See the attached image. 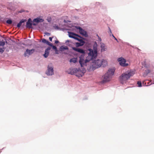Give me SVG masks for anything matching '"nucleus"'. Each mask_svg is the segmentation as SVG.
Instances as JSON below:
<instances>
[{
    "label": "nucleus",
    "instance_id": "obj_1",
    "mask_svg": "<svg viewBox=\"0 0 154 154\" xmlns=\"http://www.w3.org/2000/svg\"><path fill=\"white\" fill-rule=\"evenodd\" d=\"M134 74V72L132 69L123 72L119 77V80L120 82L122 84L126 83L127 81Z\"/></svg>",
    "mask_w": 154,
    "mask_h": 154
},
{
    "label": "nucleus",
    "instance_id": "obj_2",
    "mask_svg": "<svg viewBox=\"0 0 154 154\" xmlns=\"http://www.w3.org/2000/svg\"><path fill=\"white\" fill-rule=\"evenodd\" d=\"M114 69H109L108 71L102 77L103 82L109 81L112 76L114 75L115 72Z\"/></svg>",
    "mask_w": 154,
    "mask_h": 154
},
{
    "label": "nucleus",
    "instance_id": "obj_3",
    "mask_svg": "<svg viewBox=\"0 0 154 154\" xmlns=\"http://www.w3.org/2000/svg\"><path fill=\"white\" fill-rule=\"evenodd\" d=\"M88 51L89 52L88 53V55L86 58V61H87V62L95 58L97 55V50L94 49L93 50L90 48L88 49Z\"/></svg>",
    "mask_w": 154,
    "mask_h": 154
},
{
    "label": "nucleus",
    "instance_id": "obj_4",
    "mask_svg": "<svg viewBox=\"0 0 154 154\" xmlns=\"http://www.w3.org/2000/svg\"><path fill=\"white\" fill-rule=\"evenodd\" d=\"M101 62L100 60H97L92 62L91 64L92 69H95L100 67L102 65Z\"/></svg>",
    "mask_w": 154,
    "mask_h": 154
},
{
    "label": "nucleus",
    "instance_id": "obj_5",
    "mask_svg": "<svg viewBox=\"0 0 154 154\" xmlns=\"http://www.w3.org/2000/svg\"><path fill=\"white\" fill-rule=\"evenodd\" d=\"M85 55L84 54H82L80 55L79 57V62L81 67L86 66V63H87V61H86V59H85Z\"/></svg>",
    "mask_w": 154,
    "mask_h": 154
},
{
    "label": "nucleus",
    "instance_id": "obj_6",
    "mask_svg": "<svg viewBox=\"0 0 154 154\" xmlns=\"http://www.w3.org/2000/svg\"><path fill=\"white\" fill-rule=\"evenodd\" d=\"M46 74L48 75H52L54 74L53 67L51 63L49 64L48 66V70L46 72Z\"/></svg>",
    "mask_w": 154,
    "mask_h": 154
},
{
    "label": "nucleus",
    "instance_id": "obj_7",
    "mask_svg": "<svg viewBox=\"0 0 154 154\" xmlns=\"http://www.w3.org/2000/svg\"><path fill=\"white\" fill-rule=\"evenodd\" d=\"M118 61L119 62V64L122 66L125 67L128 65V64L126 63V60L122 57H121L118 59Z\"/></svg>",
    "mask_w": 154,
    "mask_h": 154
},
{
    "label": "nucleus",
    "instance_id": "obj_8",
    "mask_svg": "<svg viewBox=\"0 0 154 154\" xmlns=\"http://www.w3.org/2000/svg\"><path fill=\"white\" fill-rule=\"evenodd\" d=\"M68 35L69 37L71 38H73L75 39H77V37H79L81 38H82V37H81L79 35L75 34L73 32H68Z\"/></svg>",
    "mask_w": 154,
    "mask_h": 154
},
{
    "label": "nucleus",
    "instance_id": "obj_9",
    "mask_svg": "<svg viewBox=\"0 0 154 154\" xmlns=\"http://www.w3.org/2000/svg\"><path fill=\"white\" fill-rule=\"evenodd\" d=\"M34 51L35 50L34 49L31 50L27 49L24 53V55L25 57H26L27 55V54H28L29 55H30L33 53Z\"/></svg>",
    "mask_w": 154,
    "mask_h": 154
},
{
    "label": "nucleus",
    "instance_id": "obj_10",
    "mask_svg": "<svg viewBox=\"0 0 154 154\" xmlns=\"http://www.w3.org/2000/svg\"><path fill=\"white\" fill-rule=\"evenodd\" d=\"M77 29H79V32L80 34L85 36V37L88 36V35L87 33L86 32L82 29V28L79 27L78 28H77Z\"/></svg>",
    "mask_w": 154,
    "mask_h": 154
},
{
    "label": "nucleus",
    "instance_id": "obj_11",
    "mask_svg": "<svg viewBox=\"0 0 154 154\" xmlns=\"http://www.w3.org/2000/svg\"><path fill=\"white\" fill-rule=\"evenodd\" d=\"M84 75V73L79 69H77V71L75 73V75L78 77H82Z\"/></svg>",
    "mask_w": 154,
    "mask_h": 154
},
{
    "label": "nucleus",
    "instance_id": "obj_12",
    "mask_svg": "<svg viewBox=\"0 0 154 154\" xmlns=\"http://www.w3.org/2000/svg\"><path fill=\"white\" fill-rule=\"evenodd\" d=\"M32 20L30 18H29L26 23V27L29 28H32Z\"/></svg>",
    "mask_w": 154,
    "mask_h": 154
},
{
    "label": "nucleus",
    "instance_id": "obj_13",
    "mask_svg": "<svg viewBox=\"0 0 154 154\" xmlns=\"http://www.w3.org/2000/svg\"><path fill=\"white\" fill-rule=\"evenodd\" d=\"M72 49L74 50L77 51L79 52L80 53H81L82 54H84L85 53V51L83 50L82 49L79 48H76L75 47H72Z\"/></svg>",
    "mask_w": 154,
    "mask_h": 154
},
{
    "label": "nucleus",
    "instance_id": "obj_14",
    "mask_svg": "<svg viewBox=\"0 0 154 154\" xmlns=\"http://www.w3.org/2000/svg\"><path fill=\"white\" fill-rule=\"evenodd\" d=\"M51 49L50 47L48 48L45 50V54L43 55L45 57H47L49 54V51Z\"/></svg>",
    "mask_w": 154,
    "mask_h": 154
},
{
    "label": "nucleus",
    "instance_id": "obj_15",
    "mask_svg": "<svg viewBox=\"0 0 154 154\" xmlns=\"http://www.w3.org/2000/svg\"><path fill=\"white\" fill-rule=\"evenodd\" d=\"M100 48H101V52L104 51L106 50V48L105 45L103 43L100 42Z\"/></svg>",
    "mask_w": 154,
    "mask_h": 154
},
{
    "label": "nucleus",
    "instance_id": "obj_16",
    "mask_svg": "<svg viewBox=\"0 0 154 154\" xmlns=\"http://www.w3.org/2000/svg\"><path fill=\"white\" fill-rule=\"evenodd\" d=\"M77 71V69L75 68L70 69L69 70V73L71 75L74 74L75 75V73H76V71Z\"/></svg>",
    "mask_w": 154,
    "mask_h": 154
},
{
    "label": "nucleus",
    "instance_id": "obj_17",
    "mask_svg": "<svg viewBox=\"0 0 154 154\" xmlns=\"http://www.w3.org/2000/svg\"><path fill=\"white\" fill-rule=\"evenodd\" d=\"M44 21V20L40 18H36L34 19L33 20V22L38 23L39 22H42Z\"/></svg>",
    "mask_w": 154,
    "mask_h": 154
},
{
    "label": "nucleus",
    "instance_id": "obj_18",
    "mask_svg": "<svg viewBox=\"0 0 154 154\" xmlns=\"http://www.w3.org/2000/svg\"><path fill=\"white\" fill-rule=\"evenodd\" d=\"M101 60L102 61V65L103 67H105L107 65V63L106 60L103 59L102 60Z\"/></svg>",
    "mask_w": 154,
    "mask_h": 154
},
{
    "label": "nucleus",
    "instance_id": "obj_19",
    "mask_svg": "<svg viewBox=\"0 0 154 154\" xmlns=\"http://www.w3.org/2000/svg\"><path fill=\"white\" fill-rule=\"evenodd\" d=\"M25 21L26 20L23 19H22L21 20L19 23L17 24V27L18 28L20 27L22 25V23H24Z\"/></svg>",
    "mask_w": 154,
    "mask_h": 154
},
{
    "label": "nucleus",
    "instance_id": "obj_20",
    "mask_svg": "<svg viewBox=\"0 0 154 154\" xmlns=\"http://www.w3.org/2000/svg\"><path fill=\"white\" fill-rule=\"evenodd\" d=\"M68 48L66 46H62L60 48V50L61 51H63L65 50H68Z\"/></svg>",
    "mask_w": 154,
    "mask_h": 154
},
{
    "label": "nucleus",
    "instance_id": "obj_21",
    "mask_svg": "<svg viewBox=\"0 0 154 154\" xmlns=\"http://www.w3.org/2000/svg\"><path fill=\"white\" fill-rule=\"evenodd\" d=\"M70 62H73V63H75L77 62V58H71L70 60Z\"/></svg>",
    "mask_w": 154,
    "mask_h": 154
},
{
    "label": "nucleus",
    "instance_id": "obj_22",
    "mask_svg": "<svg viewBox=\"0 0 154 154\" xmlns=\"http://www.w3.org/2000/svg\"><path fill=\"white\" fill-rule=\"evenodd\" d=\"M76 46V47H78L79 46H83L84 44L81 43L80 42H76L75 43Z\"/></svg>",
    "mask_w": 154,
    "mask_h": 154
},
{
    "label": "nucleus",
    "instance_id": "obj_23",
    "mask_svg": "<svg viewBox=\"0 0 154 154\" xmlns=\"http://www.w3.org/2000/svg\"><path fill=\"white\" fill-rule=\"evenodd\" d=\"M76 40H77L79 41L82 44V43L84 44L85 43V42L83 40L78 38V37H77V39H76Z\"/></svg>",
    "mask_w": 154,
    "mask_h": 154
},
{
    "label": "nucleus",
    "instance_id": "obj_24",
    "mask_svg": "<svg viewBox=\"0 0 154 154\" xmlns=\"http://www.w3.org/2000/svg\"><path fill=\"white\" fill-rule=\"evenodd\" d=\"M42 42L43 43L46 44H48V43H49V42L47 40H46L44 38L42 39Z\"/></svg>",
    "mask_w": 154,
    "mask_h": 154
},
{
    "label": "nucleus",
    "instance_id": "obj_25",
    "mask_svg": "<svg viewBox=\"0 0 154 154\" xmlns=\"http://www.w3.org/2000/svg\"><path fill=\"white\" fill-rule=\"evenodd\" d=\"M5 45V42L3 41H0V46H4Z\"/></svg>",
    "mask_w": 154,
    "mask_h": 154
},
{
    "label": "nucleus",
    "instance_id": "obj_26",
    "mask_svg": "<svg viewBox=\"0 0 154 154\" xmlns=\"http://www.w3.org/2000/svg\"><path fill=\"white\" fill-rule=\"evenodd\" d=\"M6 23H8V24H11L12 23V21L11 20H7L6 21Z\"/></svg>",
    "mask_w": 154,
    "mask_h": 154
},
{
    "label": "nucleus",
    "instance_id": "obj_27",
    "mask_svg": "<svg viewBox=\"0 0 154 154\" xmlns=\"http://www.w3.org/2000/svg\"><path fill=\"white\" fill-rule=\"evenodd\" d=\"M137 84L138 85V86L139 87H140L142 86L141 83L140 81H138L137 82Z\"/></svg>",
    "mask_w": 154,
    "mask_h": 154
},
{
    "label": "nucleus",
    "instance_id": "obj_28",
    "mask_svg": "<svg viewBox=\"0 0 154 154\" xmlns=\"http://www.w3.org/2000/svg\"><path fill=\"white\" fill-rule=\"evenodd\" d=\"M47 20L48 22H50L51 21V17H48L47 18Z\"/></svg>",
    "mask_w": 154,
    "mask_h": 154
},
{
    "label": "nucleus",
    "instance_id": "obj_29",
    "mask_svg": "<svg viewBox=\"0 0 154 154\" xmlns=\"http://www.w3.org/2000/svg\"><path fill=\"white\" fill-rule=\"evenodd\" d=\"M53 49L55 51H57V47L54 45H53L52 47Z\"/></svg>",
    "mask_w": 154,
    "mask_h": 154
},
{
    "label": "nucleus",
    "instance_id": "obj_30",
    "mask_svg": "<svg viewBox=\"0 0 154 154\" xmlns=\"http://www.w3.org/2000/svg\"><path fill=\"white\" fill-rule=\"evenodd\" d=\"M97 37H98V40L99 41L101 42V38L97 34Z\"/></svg>",
    "mask_w": 154,
    "mask_h": 154
},
{
    "label": "nucleus",
    "instance_id": "obj_31",
    "mask_svg": "<svg viewBox=\"0 0 154 154\" xmlns=\"http://www.w3.org/2000/svg\"><path fill=\"white\" fill-rule=\"evenodd\" d=\"M45 34L48 36H49L50 35V33L48 32H46L45 33Z\"/></svg>",
    "mask_w": 154,
    "mask_h": 154
},
{
    "label": "nucleus",
    "instance_id": "obj_32",
    "mask_svg": "<svg viewBox=\"0 0 154 154\" xmlns=\"http://www.w3.org/2000/svg\"><path fill=\"white\" fill-rule=\"evenodd\" d=\"M4 51V50H3L2 48L0 49V52L3 53Z\"/></svg>",
    "mask_w": 154,
    "mask_h": 154
},
{
    "label": "nucleus",
    "instance_id": "obj_33",
    "mask_svg": "<svg viewBox=\"0 0 154 154\" xmlns=\"http://www.w3.org/2000/svg\"><path fill=\"white\" fill-rule=\"evenodd\" d=\"M47 45H49L51 47H52V46L53 45L52 44H51V43L50 42H49V43H48Z\"/></svg>",
    "mask_w": 154,
    "mask_h": 154
},
{
    "label": "nucleus",
    "instance_id": "obj_34",
    "mask_svg": "<svg viewBox=\"0 0 154 154\" xmlns=\"http://www.w3.org/2000/svg\"><path fill=\"white\" fill-rule=\"evenodd\" d=\"M112 37L114 38L116 40V41H117V42L118 40L117 39H116V38L114 36V35L112 34Z\"/></svg>",
    "mask_w": 154,
    "mask_h": 154
},
{
    "label": "nucleus",
    "instance_id": "obj_35",
    "mask_svg": "<svg viewBox=\"0 0 154 154\" xmlns=\"http://www.w3.org/2000/svg\"><path fill=\"white\" fill-rule=\"evenodd\" d=\"M52 38L51 37H50L49 38V40H50V41H51V42L52 41Z\"/></svg>",
    "mask_w": 154,
    "mask_h": 154
},
{
    "label": "nucleus",
    "instance_id": "obj_36",
    "mask_svg": "<svg viewBox=\"0 0 154 154\" xmlns=\"http://www.w3.org/2000/svg\"><path fill=\"white\" fill-rule=\"evenodd\" d=\"M59 42V41L57 40L55 41V43L56 44H57Z\"/></svg>",
    "mask_w": 154,
    "mask_h": 154
},
{
    "label": "nucleus",
    "instance_id": "obj_37",
    "mask_svg": "<svg viewBox=\"0 0 154 154\" xmlns=\"http://www.w3.org/2000/svg\"><path fill=\"white\" fill-rule=\"evenodd\" d=\"M32 25H33L34 26H36V24L35 23H32Z\"/></svg>",
    "mask_w": 154,
    "mask_h": 154
},
{
    "label": "nucleus",
    "instance_id": "obj_38",
    "mask_svg": "<svg viewBox=\"0 0 154 154\" xmlns=\"http://www.w3.org/2000/svg\"><path fill=\"white\" fill-rule=\"evenodd\" d=\"M23 11H22V10H21L19 12L20 13H22L23 12Z\"/></svg>",
    "mask_w": 154,
    "mask_h": 154
},
{
    "label": "nucleus",
    "instance_id": "obj_39",
    "mask_svg": "<svg viewBox=\"0 0 154 154\" xmlns=\"http://www.w3.org/2000/svg\"><path fill=\"white\" fill-rule=\"evenodd\" d=\"M109 30H110V33H112V32L111 31V29H110V28H109Z\"/></svg>",
    "mask_w": 154,
    "mask_h": 154
},
{
    "label": "nucleus",
    "instance_id": "obj_40",
    "mask_svg": "<svg viewBox=\"0 0 154 154\" xmlns=\"http://www.w3.org/2000/svg\"><path fill=\"white\" fill-rule=\"evenodd\" d=\"M69 42V41L68 40H67L66 41V42Z\"/></svg>",
    "mask_w": 154,
    "mask_h": 154
},
{
    "label": "nucleus",
    "instance_id": "obj_41",
    "mask_svg": "<svg viewBox=\"0 0 154 154\" xmlns=\"http://www.w3.org/2000/svg\"><path fill=\"white\" fill-rule=\"evenodd\" d=\"M95 43H96V44H97L95 42ZM96 45H97V44H96Z\"/></svg>",
    "mask_w": 154,
    "mask_h": 154
}]
</instances>
